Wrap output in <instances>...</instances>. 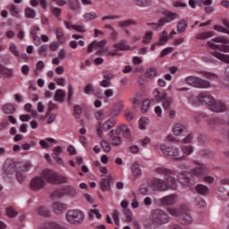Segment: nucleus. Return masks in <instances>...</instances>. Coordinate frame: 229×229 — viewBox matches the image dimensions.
<instances>
[{
    "mask_svg": "<svg viewBox=\"0 0 229 229\" xmlns=\"http://www.w3.org/2000/svg\"><path fill=\"white\" fill-rule=\"evenodd\" d=\"M46 182L53 185H60L62 183H69V178L64 176L53 170L45 169L41 176H36L30 182L33 191H40L46 187Z\"/></svg>",
    "mask_w": 229,
    "mask_h": 229,
    "instance_id": "f03ea898",
    "label": "nucleus"
},
{
    "mask_svg": "<svg viewBox=\"0 0 229 229\" xmlns=\"http://www.w3.org/2000/svg\"><path fill=\"white\" fill-rule=\"evenodd\" d=\"M181 150L183 154L181 157H185V160H186L187 157H189L190 155H192L194 148L191 145H182L181 146Z\"/></svg>",
    "mask_w": 229,
    "mask_h": 229,
    "instance_id": "bb28decb",
    "label": "nucleus"
},
{
    "mask_svg": "<svg viewBox=\"0 0 229 229\" xmlns=\"http://www.w3.org/2000/svg\"><path fill=\"white\" fill-rule=\"evenodd\" d=\"M37 31H40V27L37 25L33 26L32 30H30V35L34 40V44L38 46V44H40V38L37 35Z\"/></svg>",
    "mask_w": 229,
    "mask_h": 229,
    "instance_id": "393cba45",
    "label": "nucleus"
},
{
    "mask_svg": "<svg viewBox=\"0 0 229 229\" xmlns=\"http://www.w3.org/2000/svg\"><path fill=\"white\" fill-rule=\"evenodd\" d=\"M55 35L59 44H64L65 42V34L64 33V30H62V29H56Z\"/></svg>",
    "mask_w": 229,
    "mask_h": 229,
    "instance_id": "e433bc0d",
    "label": "nucleus"
},
{
    "mask_svg": "<svg viewBox=\"0 0 229 229\" xmlns=\"http://www.w3.org/2000/svg\"><path fill=\"white\" fill-rule=\"evenodd\" d=\"M123 109L124 100H119L118 102L114 103V107L111 111L112 117H118V115H121Z\"/></svg>",
    "mask_w": 229,
    "mask_h": 229,
    "instance_id": "dca6fc26",
    "label": "nucleus"
},
{
    "mask_svg": "<svg viewBox=\"0 0 229 229\" xmlns=\"http://www.w3.org/2000/svg\"><path fill=\"white\" fill-rule=\"evenodd\" d=\"M153 94L155 99L159 103H162L165 110H169V108H171V105H173V97H168L167 93L160 92L158 89H155Z\"/></svg>",
    "mask_w": 229,
    "mask_h": 229,
    "instance_id": "ddd939ff",
    "label": "nucleus"
},
{
    "mask_svg": "<svg viewBox=\"0 0 229 229\" xmlns=\"http://www.w3.org/2000/svg\"><path fill=\"white\" fill-rule=\"evenodd\" d=\"M16 180L22 183L23 180H26V174H24V170L17 171L16 172Z\"/></svg>",
    "mask_w": 229,
    "mask_h": 229,
    "instance_id": "6e6d98bb",
    "label": "nucleus"
},
{
    "mask_svg": "<svg viewBox=\"0 0 229 229\" xmlns=\"http://www.w3.org/2000/svg\"><path fill=\"white\" fill-rule=\"evenodd\" d=\"M177 33H185L187 31V21L185 20H182L177 22Z\"/></svg>",
    "mask_w": 229,
    "mask_h": 229,
    "instance_id": "72a5a7b5",
    "label": "nucleus"
},
{
    "mask_svg": "<svg viewBox=\"0 0 229 229\" xmlns=\"http://www.w3.org/2000/svg\"><path fill=\"white\" fill-rule=\"evenodd\" d=\"M0 72L5 76H12V70L0 64Z\"/></svg>",
    "mask_w": 229,
    "mask_h": 229,
    "instance_id": "69168bd1",
    "label": "nucleus"
},
{
    "mask_svg": "<svg viewBox=\"0 0 229 229\" xmlns=\"http://www.w3.org/2000/svg\"><path fill=\"white\" fill-rule=\"evenodd\" d=\"M168 214L174 217H179L181 225H191L192 223V216L189 214V208L185 205L179 208H170L167 209Z\"/></svg>",
    "mask_w": 229,
    "mask_h": 229,
    "instance_id": "20e7f679",
    "label": "nucleus"
},
{
    "mask_svg": "<svg viewBox=\"0 0 229 229\" xmlns=\"http://www.w3.org/2000/svg\"><path fill=\"white\" fill-rule=\"evenodd\" d=\"M9 11L13 17H19V7H17V5H9Z\"/></svg>",
    "mask_w": 229,
    "mask_h": 229,
    "instance_id": "603ef678",
    "label": "nucleus"
},
{
    "mask_svg": "<svg viewBox=\"0 0 229 229\" xmlns=\"http://www.w3.org/2000/svg\"><path fill=\"white\" fill-rule=\"evenodd\" d=\"M194 164L197 167L193 168L190 173L182 172L180 175L176 170H171L165 167H157L154 170L155 174L159 176H164V180L153 178L149 181L148 185L153 189V191H158L160 192L168 191V189L175 191L176 183L179 180L182 185L189 187V185H191V178H192V176H203L204 174H208V168L206 165L198 161H194Z\"/></svg>",
    "mask_w": 229,
    "mask_h": 229,
    "instance_id": "f257e3e1",
    "label": "nucleus"
},
{
    "mask_svg": "<svg viewBox=\"0 0 229 229\" xmlns=\"http://www.w3.org/2000/svg\"><path fill=\"white\" fill-rule=\"evenodd\" d=\"M64 26L67 30H75V31H79L80 33H84L85 27L81 25H71L69 21H64Z\"/></svg>",
    "mask_w": 229,
    "mask_h": 229,
    "instance_id": "c756f323",
    "label": "nucleus"
},
{
    "mask_svg": "<svg viewBox=\"0 0 229 229\" xmlns=\"http://www.w3.org/2000/svg\"><path fill=\"white\" fill-rule=\"evenodd\" d=\"M195 205H197L199 207V208H203V207H205L206 203H205V200L203 199V198L198 196L195 199Z\"/></svg>",
    "mask_w": 229,
    "mask_h": 229,
    "instance_id": "680f3d73",
    "label": "nucleus"
},
{
    "mask_svg": "<svg viewBox=\"0 0 229 229\" xmlns=\"http://www.w3.org/2000/svg\"><path fill=\"white\" fill-rule=\"evenodd\" d=\"M145 76H146V78H148L149 80L155 78V76H157V70L155 68H148L146 71Z\"/></svg>",
    "mask_w": 229,
    "mask_h": 229,
    "instance_id": "8fccbe9b",
    "label": "nucleus"
},
{
    "mask_svg": "<svg viewBox=\"0 0 229 229\" xmlns=\"http://www.w3.org/2000/svg\"><path fill=\"white\" fill-rule=\"evenodd\" d=\"M78 191L76 188L71 185H66L61 189L55 190L52 193V198H63V196H70L71 198H76Z\"/></svg>",
    "mask_w": 229,
    "mask_h": 229,
    "instance_id": "4468645a",
    "label": "nucleus"
},
{
    "mask_svg": "<svg viewBox=\"0 0 229 229\" xmlns=\"http://www.w3.org/2000/svg\"><path fill=\"white\" fill-rule=\"evenodd\" d=\"M174 135H184L187 133V127L182 123H175L173 127Z\"/></svg>",
    "mask_w": 229,
    "mask_h": 229,
    "instance_id": "4be33fe9",
    "label": "nucleus"
},
{
    "mask_svg": "<svg viewBox=\"0 0 229 229\" xmlns=\"http://www.w3.org/2000/svg\"><path fill=\"white\" fill-rule=\"evenodd\" d=\"M47 142H56V140L53 138H47L46 140H41L39 141V144L41 147L44 148V149H47V148H49V145L47 144Z\"/></svg>",
    "mask_w": 229,
    "mask_h": 229,
    "instance_id": "49530a36",
    "label": "nucleus"
},
{
    "mask_svg": "<svg viewBox=\"0 0 229 229\" xmlns=\"http://www.w3.org/2000/svg\"><path fill=\"white\" fill-rule=\"evenodd\" d=\"M161 153L165 155V157H171L174 160H176L177 162H182L185 160V156H182L180 153V148L174 147V146H168L167 144H160L158 146Z\"/></svg>",
    "mask_w": 229,
    "mask_h": 229,
    "instance_id": "39448f33",
    "label": "nucleus"
},
{
    "mask_svg": "<svg viewBox=\"0 0 229 229\" xmlns=\"http://www.w3.org/2000/svg\"><path fill=\"white\" fill-rule=\"evenodd\" d=\"M118 135H123V137H125V139H129L131 135L130 128H128L127 125L122 124L120 126H117L114 130Z\"/></svg>",
    "mask_w": 229,
    "mask_h": 229,
    "instance_id": "aec40b11",
    "label": "nucleus"
},
{
    "mask_svg": "<svg viewBox=\"0 0 229 229\" xmlns=\"http://www.w3.org/2000/svg\"><path fill=\"white\" fill-rule=\"evenodd\" d=\"M15 112V106L13 104H5L3 106L4 114H13Z\"/></svg>",
    "mask_w": 229,
    "mask_h": 229,
    "instance_id": "79ce46f5",
    "label": "nucleus"
},
{
    "mask_svg": "<svg viewBox=\"0 0 229 229\" xmlns=\"http://www.w3.org/2000/svg\"><path fill=\"white\" fill-rule=\"evenodd\" d=\"M52 158H54V160L59 164V165H64V159H62V157H60V154H56L55 152L52 153Z\"/></svg>",
    "mask_w": 229,
    "mask_h": 229,
    "instance_id": "13d9d810",
    "label": "nucleus"
},
{
    "mask_svg": "<svg viewBox=\"0 0 229 229\" xmlns=\"http://www.w3.org/2000/svg\"><path fill=\"white\" fill-rule=\"evenodd\" d=\"M36 214L42 216L43 217H49L51 211L46 206H40L36 209Z\"/></svg>",
    "mask_w": 229,
    "mask_h": 229,
    "instance_id": "b1692460",
    "label": "nucleus"
},
{
    "mask_svg": "<svg viewBox=\"0 0 229 229\" xmlns=\"http://www.w3.org/2000/svg\"><path fill=\"white\" fill-rule=\"evenodd\" d=\"M25 17L27 19H35V17H37V11H35L31 7H27L25 9Z\"/></svg>",
    "mask_w": 229,
    "mask_h": 229,
    "instance_id": "ea45409f",
    "label": "nucleus"
},
{
    "mask_svg": "<svg viewBox=\"0 0 229 229\" xmlns=\"http://www.w3.org/2000/svg\"><path fill=\"white\" fill-rule=\"evenodd\" d=\"M52 209L57 216H60V214H64L67 210V205L60 201H55L52 205Z\"/></svg>",
    "mask_w": 229,
    "mask_h": 229,
    "instance_id": "6ab92c4d",
    "label": "nucleus"
},
{
    "mask_svg": "<svg viewBox=\"0 0 229 229\" xmlns=\"http://www.w3.org/2000/svg\"><path fill=\"white\" fill-rule=\"evenodd\" d=\"M185 82L187 83V85H191V87H195L196 89H208L210 87V82L208 81H205L194 75L186 77Z\"/></svg>",
    "mask_w": 229,
    "mask_h": 229,
    "instance_id": "f8f14e48",
    "label": "nucleus"
},
{
    "mask_svg": "<svg viewBox=\"0 0 229 229\" xmlns=\"http://www.w3.org/2000/svg\"><path fill=\"white\" fill-rule=\"evenodd\" d=\"M165 17L161 18L157 23H148V26H150L152 30H158V28H162V26H165L169 22H173V21H175V19H178V13L169 11L165 13Z\"/></svg>",
    "mask_w": 229,
    "mask_h": 229,
    "instance_id": "9d476101",
    "label": "nucleus"
},
{
    "mask_svg": "<svg viewBox=\"0 0 229 229\" xmlns=\"http://www.w3.org/2000/svg\"><path fill=\"white\" fill-rule=\"evenodd\" d=\"M92 92H94V84L92 83L87 84L84 88V93L89 96V94H92Z\"/></svg>",
    "mask_w": 229,
    "mask_h": 229,
    "instance_id": "e2e57ef3",
    "label": "nucleus"
},
{
    "mask_svg": "<svg viewBox=\"0 0 229 229\" xmlns=\"http://www.w3.org/2000/svg\"><path fill=\"white\" fill-rule=\"evenodd\" d=\"M43 229H64V227H62L56 222H47L44 225Z\"/></svg>",
    "mask_w": 229,
    "mask_h": 229,
    "instance_id": "a19ab883",
    "label": "nucleus"
},
{
    "mask_svg": "<svg viewBox=\"0 0 229 229\" xmlns=\"http://www.w3.org/2000/svg\"><path fill=\"white\" fill-rule=\"evenodd\" d=\"M131 173L133 178H139L142 176V169H140V165L134 163L131 166Z\"/></svg>",
    "mask_w": 229,
    "mask_h": 229,
    "instance_id": "5701e85b",
    "label": "nucleus"
},
{
    "mask_svg": "<svg viewBox=\"0 0 229 229\" xmlns=\"http://www.w3.org/2000/svg\"><path fill=\"white\" fill-rule=\"evenodd\" d=\"M117 124V120L115 118H109L106 122H98L97 123V134L100 139H103V131H108L112 130Z\"/></svg>",
    "mask_w": 229,
    "mask_h": 229,
    "instance_id": "9b49d317",
    "label": "nucleus"
},
{
    "mask_svg": "<svg viewBox=\"0 0 229 229\" xmlns=\"http://www.w3.org/2000/svg\"><path fill=\"white\" fill-rule=\"evenodd\" d=\"M149 142H151V139L149 137H145V138L140 140V146H143V148H146V146H148V144H149Z\"/></svg>",
    "mask_w": 229,
    "mask_h": 229,
    "instance_id": "774afa93",
    "label": "nucleus"
},
{
    "mask_svg": "<svg viewBox=\"0 0 229 229\" xmlns=\"http://www.w3.org/2000/svg\"><path fill=\"white\" fill-rule=\"evenodd\" d=\"M117 135L119 134L115 131V130H111L108 132L109 140L113 146H121V143L123 142L121 137Z\"/></svg>",
    "mask_w": 229,
    "mask_h": 229,
    "instance_id": "a211bd4d",
    "label": "nucleus"
},
{
    "mask_svg": "<svg viewBox=\"0 0 229 229\" xmlns=\"http://www.w3.org/2000/svg\"><path fill=\"white\" fill-rule=\"evenodd\" d=\"M68 4L71 10H78L80 8V2L78 0H68Z\"/></svg>",
    "mask_w": 229,
    "mask_h": 229,
    "instance_id": "5fc2aeb1",
    "label": "nucleus"
},
{
    "mask_svg": "<svg viewBox=\"0 0 229 229\" xmlns=\"http://www.w3.org/2000/svg\"><path fill=\"white\" fill-rule=\"evenodd\" d=\"M213 42H218L219 44L223 45H218L216 43H213L212 41L208 42V47L211 49H216L217 51H221L222 53H229V38L226 37H217L212 39Z\"/></svg>",
    "mask_w": 229,
    "mask_h": 229,
    "instance_id": "6e6552de",
    "label": "nucleus"
},
{
    "mask_svg": "<svg viewBox=\"0 0 229 229\" xmlns=\"http://www.w3.org/2000/svg\"><path fill=\"white\" fill-rule=\"evenodd\" d=\"M123 216V221L125 223H131V221H133V213L130 209H124Z\"/></svg>",
    "mask_w": 229,
    "mask_h": 229,
    "instance_id": "58836bf2",
    "label": "nucleus"
},
{
    "mask_svg": "<svg viewBox=\"0 0 229 229\" xmlns=\"http://www.w3.org/2000/svg\"><path fill=\"white\" fill-rule=\"evenodd\" d=\"M100 144H101V148H102L103 151H105V153H108L112 149V147L110 146V142H108V140H102Z\"/></svg>",
    "mask_w": 229,
    "mask_h": 229,
    "instance_id": "37998d69",
    "label": "nucleus"
},
{
    "mask_svg": "<svg viewBox=\"0 0 229 229\" xmlns=\"http://www.w3.org/2000/svg\"><path fill=\"white\" fill-rule=\"evenodd\" d=\"M133 2L137 6H140L141 8H148L152 4V0H133Z\"/></svg>",
    "mask_w": 229,
    "mask_h": 229,
    "instance_id": "4c0bfd02",
    "label": "nucleus"
},
{
    "mask_svg": "<svg viewBox=\"0 0 229 229\" xmlns=\"http://www.w3.org/2000/svg\"><path fill=\"white\" fill-rule=\"evenodd\" d=\"M168 40H169V35H167V31L163 30L159 34V41L157 42V44H158L159 46H164V44H165V42H167Z\"/></svg>",
    "mask_w": 229,
    "mask_h": 229,
    "instance_id": "f704fd0d",
    "label": "nucleus"
},
{
    "mask_svg": "<svg viewBox=\"0 0 229 229\" xmlns=\"http://www.w3.org/2000/svg\"><path fill=\"white\" fill-rule=\"evenodd\" d=\"M151 105V101L149 99H145L142 102V106H141V112L142 114H146L149 110V106Z\"/></svg>",
    "mask_w": 229,
    "mask_h": 229,
    "instance_id": "3c124183",
    "label": "nucleus"
},
{
    "mask_svg": "<svg viewBox=\"0 0 229 229\" xmlns=\"http://www.w3.org/2000/svg\"><path fill=\"white\" fill-rule=\"evenodd\" d=\"M6 216L8 217H15V216H17V211H15V209H13V208H6Z\"/></svg>",
    "mask_w": 229,
    "mask_h": 229,
    "instance_id": "338daca9",
    "label": "nucleus"
},
{
    "mask_svg": "<svg viewBox=\"0 0 229 229\" xmlns=\"http://www.w3.org/2000/svg\"><path fill=\"white\" fill-rule=\"evenodd\" d=\"M89 217H90V219H94V217H97L98 219H101V215L99 214V210L90 209L89 210Z\"/></svg>",
    "mask_w": 229,
    "mask_h": 229,
    "instance_id": "4d7b16f0",
    "label": "nucleus"
},
{
    "mask_svg": "<svg viewBox=\"0 0 229 229\" xmlns=\"http://www.w3.org/2000/svg\"><path fill=\"white\" fill-rule=\"evenodd\" d=\"M149 220L153 225L159 226L169 223V216L164 210L153 209L150 213Z\"/></svg>",
    "mask_w": 229,
    "mask_h": 229,
    "instance_id": "0eeeda50",
    "label": "nucleus"
},
{
    "mask_svg": "<svg viewBox=\"0 0 229 229\" xmlns=\"http://www.w3.org/2000/svg\"><path fill=\"white\" fill-rule=\"evenodd\" d=\"M208 123L211 128H214V126H221L225 124V120L219 117H211L208 119Z\"/></svg>",
    "mask_w": 229,
    "mask_h": 229,
    "instance_id": "a878e982",
    "label": "nucleus"
},
{
    "mask_svg": "<svg viewBox=\"0 0 229 229\" xmlns=\"http://www.w3.org/2000/svg\"><path fill=\"white\" fill-rule=\"evenodd\" d=\"M176 201H178V195L171 194L159 199L157 203L163 207H170L171 205H174Z\"/></svg>",
    "mask_w": 229,
    "mask_h": 229,
    "instance_id": "2eb2a0df",
    "label": "nucleus"
},
{
    "mask_svg": "<svg viewBox=\"0 0 229 229\" xmlns=\"http://www.w3.org/2000/svg\"><path fill=\"white\" fill-rule=\"evenodd\" d=\"M173 51H174V48L168 47L161 51L159 56L160 58H164V56H167V55H169V53H173Z\"/></svg>",
    "mask_w": 229,
    "mask_h": 229,
    "instance_id": "bf43d9fd",
    "label": "nucleus"
},
{
    "mask_svg": "<svg viewBox=\"0 0 229 229\" xmlns=\"http://www.w3.org/2000/svg\"><path fill=\"white\" fill-rule=\"evenodd\" d=\"M65 220L70 225H81L85 221V213L80 209H70L65 214Z\"/></svg>",
    "mask_w": 229,
    "mask_h": 229,
    "instance_id": "423d86ee",
    "label": "nucleus"
},
{
    "mask_svg": "<svg viewBox=\"0 0 229 229\" xmlns=\"http://www.w3.org/2000/svg\"><path fill=\"white\" fill-rule=\"evenodd\" d=\"M140 130H146V126L149 124V119L148 117H141L139 121Z\"/></svg>",
    "mask_w": 229,
    "mask_h": 229,
    "instance_id": "a18cd8bd",
    "label": "nucleus"
},
{
    "mask_svg": "<svg viewBox=\"0 0 229 229\" xmlns=\"http://www.w3.org/2000/svg\"><path fill=\"white\" fill-rule=\"evenodd\" d=\"M195 189L199 194H201V196H207V194L210 192V188L204 184H198Z\"/></svg>",
    "mask_w": 229,
    "mask_h": 229,
    "instance_id": "7c9ffc66",
    "label": "nucleus"
},
{
    "mask_svg": "<svg viewBox=\"0 0 229 229\" xmlns=\"http://www.w3.org/2000/svg\"><path fill=\"white\" fill-rule=\"evenodd\" d=\"M73 112H74V116L76 117V119H78V117L81 115V112H83V109L80 105H75L73 107Z\"/></svg>",
    "mask_w": 229,
    "mask_h": 229,
    "instance_id": "052dcab7",
    "label": "nucleus"
},
{
    "mask_svg": "<svg viewBox=\"0 0 229 229\" xmlns=\"http://www.w3.org/2000/svg\"><path fill=\"white\" fill-rule=\"evenodd\" d=\"M9 51L12 53L14 56H20L19 50H17V46L14 44H11L9 47Z\"/></svg>",
    "mask_w": 229,
    "mask_h": 229,
    "instance_id": "0e129e2a",
    "label": "nucleus"
},
{
    "mask_svg": "<svg viewBox=\"0 0 229 229\" xmlns=\"http://www.w3.org/2000/svg\"><path fill=\"white\" fill-rule=\"evenodd\" d=\"M113 178L111 175H106L102 177L101 182H100V189L104 192L106 191H110L112 189L111 182Z\"/></svg>",
    "mask_w": 229,
    "mask_h": 229,
    "instance_id": "f3484780",
    "label": "nucleus"
},
{
    "mask_svg": "<svg viewBox=\"0 0 229 229\" xmlns=\"http://www.w3.org/2000/svg\"><path fill=\"white\" fill-rule=\"evenodd\" d=\"M205 4V6H210L212 4V0H190L189 4L191 6V8H196V4Z\"/></svg>",
    "mask_w": 229,
    "mask_h": 229,
    "instance_id": "cd10ccee",
    "label": "nucleus"
},
{
    "mask_svg": "<svg viewBox=\"0 0 229 229\" xmlns=\"http://www.w3.org/2000/svg\"><path fill=\"white\" fill-rule=\"evenodd\" d=\"M107 43H108V41H106V39H103L100 41L95 40L91 44L89 45L88 53H92V51H94V49H99L95 53V55L97 56H103V55H106V53H108V47H105V46H106Z\"/></svg>",
    "mask_w": 229,
    "mask_h": 229,
    "instance_id": "1a4fd4ad",
    "label": "nucleus"
},
{
    "mask_svg": "<svg viewBox=\"0 0 229 229\" xmlns=\"http://www.w3.org/2000/svg\"><path fill=\"white\" fill-rule=\"evenodd\" d=\"M198 73L201 74L203 78H208V80H212V78H217L216 73H212L210 72L199 71Z\"/></svg>",
    "mask_w": 229,
    "mask_h": 229,
    "instance_id": "09e8293b",
    "label": "nucleus"
},
{
    "mask_svg": "<svg viewBox=\"0 0 229 229\" xmlns=\"http://www.w3.org/2000/svg\"><path fill=\"white\" fill-rule=\"evenodd\" d=\"M54 99L58 103H64V99H65V92H64L63 89H56Z\"/></svg>",
    "mask_w": 229,
    "mask_h": 229,
    "instance_id": "473e14b6",
    "label": "nucleus"
},
{
    "mask_svg": "<svg viewBox=\"0 0 229 229\" xmlns=\"http://www.w3.org/2000/svg\"><path fill=\"white\" fill-rule=\"evenodd\" d=\"M97 18H98V13H96L95 12L86 13L84 14V19L87 21H94V19H97Z\"/></svg>",
    "mask_w": 229,
    "mask_h": 229,
    "instance_id": "864d4df0",
    "label": "nucleus"
},
{
    "mask_svg": "<svg viewBox=\"0 0 229 229\" xmlns=\"http://www.w3.org/2000/svg\"><path fill=\"white\" fill-rule=\"evenodd\" d=\"M51 13L57 21H60V16L62 15V10L59 7H51Z\"/></svg>",
    "mask_w": 229,
    "mask_h": 229,
    "instance_id": "c03bdc74",
    "label": "nucleus"
},
{
    "mask_svg": "<svg viewBox=\"0 0 229 229\" xmlns=\"http://www.w3.org/2000/svg\"><path fill=\"white\" fill-rule=\"evenodd\" d=\"M212 56L215 58H217V60H220L221 62H225V64H229V55L221 54L217 51H215L212 53Z\"/></svg>",
    "mask_w": 229,
    "mask_h": 229,
    "instance_id": "c85d7f7f",
    "label": "nucleus"
},
{
    "mask_svg": "<svg viewBox=\"0 0 229 229\" xmlns=\"http://www.w3.org/2000/svg\"><path fill=\"white\" fill-rule=\"evenodd\" d=\"M136 24L137 21L131 19L118 21L119 28H130V26H136Z\"/></svg>",
    "mask_w": 229,
    "mask_h": 229,
    "instance_id": "2f4dec72",
    "label": "nucleus"
},
{
    "mask_svg": "<svg viewBox=\"0 0 229 229\" xmlns=\"http://www.w3.org/2000/svg\"><path fill=\"white\" fill-rule=\"evenodd\" d=\"M151 40H153V32L148 31L143 38L142 43L148 45L151 43Z\"/></svg>",
    "mask_w": 229,
    "mask_h": 229,
    "instance_id": "de8ad7c7",
    "label": "nucleus"
},
{
    "mask_svg": "<svg viewBox=\"0 0 229 229\" xmlns=\"http://www.w3.org/2000/svg\"><path fill=\"white\" fill-rule=\"evenodd\" d=\"M214 37V32L213 31H207V32H200L196 36V38L198 40H207V38H210Z\"/></svg>",
    "mask_w": 229,
    "mask_h": 229,
    "instance_id": "c9c22d12",
    "label": "nucleus"
},
{
    "mask_svg": "<svg viewBox=\"0 0 229 229\" xmlns=\"http://www.w3.org/2000/svg\"><path fill=\"white\" fill-rule=\"evenodd\" d=\"M113 47L114 49H115V51H130V49H131L130 45L126 44V40H122L118 43H114L113 45Z\"/></svg>",
    "mask_w": 229,
    "mask_h": 229,
    "instance_id": "412c9836",
    "label": "nucleus"
},
{
    "mask_svg": "<svg viewBox=\"0 0 229 229\" xmlns=\"http://www.w3.org/2000/svg\"><path fill=\"white\" fill-rule=\"evenodd\" d=\"M190 103L194 106L198 105H207L209 106L212 112H226V106L223 102H217L208 92H201L198 97L191 96L190 97Z\"/></svg>",
    "mask_w": 229,
    "mask_h": 229,
    "instance_id": "7ed1b4c3",
    "label": "nucleus"
}]
</instances>
